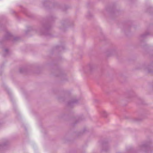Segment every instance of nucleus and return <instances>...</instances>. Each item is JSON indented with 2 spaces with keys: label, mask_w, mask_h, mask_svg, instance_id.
<instances>
[{
  "label": "nucleus",
  "mask_w": 153,
  "mask_h": 153,
  "mask_svg": "<svg viewBox=\"0 0 153 153\" xmlns=\"http://www.w3.org/2000/svg\"><path fill=\"white\" fill-rule=\"evenodd\" d=\"M76 102V101H73L72 102H71V103H75Z\"/></svg>",
  "instance_id": "1"
},
{
  "label": "nucleus",
  "mask_w": 153,
  "mask_h": 153,
  "mask_svg": "<svg viewBox=\"0 0 153 153\" xmlns=\"http://www.w3.org/2000/svg\"><path fill=\"white\" fill-rule=\"evenodd\" d=\"M5 51H7V50H5Z\"/></svg>",
  "instance_id": "2"
}]
</instances>
